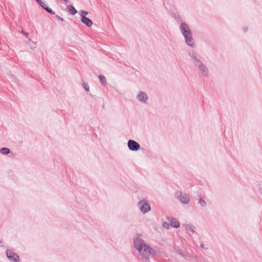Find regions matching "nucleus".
I'll list each match as a JSON object with an SVG mask.
<instances>
[{"label": "nucleus", "instance_id": "1", "mask_svg": "<svg viewBox=\"0 0 262 262\" xmlns=\"http://www.w3.org/2000/svg\"><path fill=\"white\" fill-rule=\"evenodd\" d=\"M133 243L134 248L138 252V255L141 258L147 259L156 254L155 250L142 238L141 234H137L134 238Z\"/></svg>", "mask_w": 262, "mask_h": 262}, {"label": "nucleus", "instance_id": "2", "mask_svg": "<svg viewBox=\"0 0 262 262\" xmlns=\"http://www.w3.org/2000/svg\"><path fill=\"white\" fill-rule=\"evenodd\" d=\"M188 55L199 74L204 78H208L210 75L209 70L207 66L201 60L198 54L194 51L191 50L188 52Z\"/></svg>", "mask_w": 262, "mask_h": 262}, {"label": "nucleus", "instance_id": "3", "mask_svg": "<svg viewBox=\"0 0 262 262\" xmlns=\"http://www.w3.org/2000/svg\"><path fill=\"white\" fill-rule=\"evenodd\" d=\"M179 28L180 32L185 39L186 44L191 48L194 47V39L189 26L186 23H182L180 24Z\"/></svg>", "mask_w": 262, "mask_h": 262}, {"label": "nucleus", "instance_id": "4", "mask_svg": "<svg viewBox=\"0 0 262 262\" xmlns=\"http://www.w3.org/2000/svg\"><path fill=\"white\" fill-rule=\"evenodd\" d=\"M135 99L141 104H147L149 102V98L146 92L139 90L136 94Z\"/></svg>", "mask_w": 262, "mask_h": 262}, {"label": "nucleus", "instance_id": "5", "mask_svg": "<svg viewBox=\"0 0 262 262\" xmlns=\"http://www.w3.org/2000/svg\"><path fill=\"white\" fill-rule=\"evenodd\" d=\"M139 210L143 214L147 213L151 210L150 204L148 200L142 199L137 203Z\"/></svg>", "mask_w": 262, "mask_h": 262}, {"label": "nucleus", "instance_id": "6", "mask_svg": "<svg viewBox=\"0 0 262 262\" xmlns=\"http://www.w3.org/2000/svg\"><path fill=\"white\" fill-rule=\"evenodd\" d=\"M175 196L183 204H187L189 202V195L186 193H183L181 191H176Z\"/></svg>", "mask_w": 262, "mask_h": 262}, {"label": "nucleus", "instance_id": "7", "mask_svg": "<svg viewBox=\"0 0 262 262\" xmlns=\"http://www.w3.org/2000/svg\"><path fill=\"white\" fill-rule=\"evenodd\" d=\"M7 258L12 262H18L19 261V256L11 250L6 251Z\"/></svg>", "mask_w": 262, "mask_h": 262}, {"label": "nucleus", "instance_id": "8", "mask_svg": "<svg viewBox=\"0 0 262 262\" xmlns=\"http://www.w3.org/2000/svg\"><path fill=\"white\" fill-rule=\"evenodd\" d=\"M128 148L132 151H137L140 148V144L133 140H129L127 142Z\"/></svg>", "mask_w": 262, "mask_h": 262}, {"label": "nucleus", "instance_id": "9", "mask_svg": "<svg viewBox=\"0 0 262 262\" xmlns=\"http://www.w3.org/2000/svg\"><path fill=\"white\" fill-rule=\"evenodd\" d=\"M187 231H189L192 233H195L196 230L195 227L191 224H186L183 225Z\"/></svg>", "mask_w": 262, "mask_h": 262}, {"label": "nucleus", "instance_id": "10", "mask_svg": "<svg viewBox=\"0 0 262 262\" xmlns=\"http://www.w3.org/2000/svg\"><path fill=\"white\" fill-rule=\"evenodd\" d=\"M81 21L88 27H91L93 25L92 21L88 17H83V18H81Z\"/></svg>", "mask_w": 262, "mask_h": 262}, {"label": "nucleus", "instance_id": "11", "mask_svg": "<svg viewBox=\"0 0 262 262\" xmlns=\"http://www.w3.org/2000/svg\"><path fill=\"white\" fill-rule=\"evenodd\" d=\"M169 222L170 223V225L171 226L175 227V228H178L180 226V223L179 221L174 218H171L169 219Z\"/></svg>", "mask_w": 262, "mask_h": 262}, {"label": "nucleus", "instance_id": "12", "mask_svg": "<svg viewBox=\"0 0 262 262\" xmlns=\"http://www.w3.org/2000/svg\"><path fill=\"white\" fill-rule=\"evenodd\" d=\"M67 8L69 10V12L72 15H75L77 12V10L75 9V8L72 5L68 6Z\"/></svg>", "mask_w": 262, "mask_h": 262}, {"label": "nucleus", "instance_id": "13", "mask_svg": "<svg viewBox=\"0 0 262 262\" xmlns=\"http://www.w3.org/2000/svg\"><path fill=\"white\" fill-rule=\"evenodd\" d=\"M99 79L101 84L105 86L106 84V80L105 77L103 75H100L99 76Z\"/></svg>", "mask_w": 262, "mask_h": 262}, {"label": "nucleus", "instance_id": "14", "mask_svg": "<svg viewBox=\"0 0 262 262\" xmlns=\"http://www.w3.org/2000/svg\"><path fill=\"white\" fill-rule=\"evenodd\" d=\"M1 154L4 155H7L10 153V149L7 147H3L0 149Z\"/></svg>", "mask_w": 262, "mask_h": 262}, {"label": "nucleus", "instance_id": "15", "mask_svg": "<svg viewBox=\"0 0 262 262\" xmlns=\"http://www.w3.org/2000/svg\"><path fill=\"white\" fill-rule=\"evenodd\" d=\"M79 14L81 16V18H83V17H86V16L88 14V12L84 10H80Z\"/></svg>", "mask_w": 262, "mask_h": 262}, {"label": "nucleus", "instance_id": "16", "mask_svg": "<svg viewBox=\"0 0 262 262\" xmlns=\"http://www.w3.org/2000/svg\"><path fill=\"white\" fill-rule=\"evenodd\" d=\"M29 45L32 49H34L35 48L36 43L35 42L32 41L30 40V42L29 43Z\"/></svg>", "mask_w": 262, "mask_h": 262}, {"label": "nucleus", "instance_id": "17", "mask_svg": "<svg viewBox=\"0 0 262 262\" xmlns=\"http://www.w3.org/2000/svg\"><path fill=\"white\" fill-rule=\"evenodd\" d=\"M82 86L87 92H89L90 89L89 85L87 83L83 82L82 84Z\"/></svg>", "mask_w": 262, "mask_h": 262}, {"label": "nucleus", "instance_id": "18", "mask_svg": "<svg viewBox=\"0 0 262 262\" xmlns=\"http://www.w3.org/2000/svg\"><path fill=\"white\" fill-rule=\"evenodd\" d=\"M199 204H200L201 206H202L203 207L205 206L206 205V202L202 199H200L199 200Z\"/></svg>", "mask_w": 262, "mask_h": 262}, {"label": "nucleus", "instance_id": "19", "mask_svg": "<svg viewBox=\"0 0 262 262\" xmlns=\"http://www.w3.org/2000/svg\"><path fill=\"white\" fill-rule=\"evenodd\" d=\"M162 226L163 228H166V229H168L169 228V223L166 222H164L163 224H162Z\"/></svg>", "mask_w": 262, "mask_h": 262}, {"label": "nucleus", "instance_id": "20", "mask_svg": "<svg viewBox=\"0 0 262 262\" xmlns=\"http://www.w3.org/2000/svg\"><path fill=\"white\" fill-rule=\"evenodd\" d=\"M38 3L44 9H45V8H46V7H47L46 6V5L45 4V3L43 2H42L41 0H40Z\"/></svg>", "mask_w": 262, "mask_h": 262}, {"label": "nucleus", "instance_id": "21", "mask_svg": "<svg viewBox=\"0 0 262 262\" xmlns=\"http://www.w3.org/2000/svg\"><path fill=\"white\" fill-rule=\"evenodd\" d=\"M47 12H48L49 13H51V14H54V12L52 11V10L48 7H46V8H45V9Z\"/></svg>", "mask_w": 262, "mask_h": 262}, {"label": "nucleus", "instance_id": "22", "mask_svg": "<svg viewBox=\"0 0 262 262\" xmlns=\"http://www.w3.org/2000/svg\"><path fill=\"white\" fill-rule=\"evenodd\" d=\"M57 18L60 20V21H63V19L62 18H61V17H60L59 16H56Z\"/></svg>", "mask_w": 262, "mask_h": 262}, {"label": "nucleus", "instance_id": "23", "mask_svg": "<svg viewBox=\"0 0 262 262\" xmlns=\"http://www.w3.org/2000/svg\"><path fill=\"white\" fill-rule=\"evenodd\" d=\"M37 2H38L40 0H36Z\"/></svg>", "mask_w": 262, "mask_h": 262}, {"label": "nucleus", "instance_id": "24", "mask_svg": "<svg viewBox=\"0 0 262 262\" xmlns=\"http://www.w3.org/2000/svg\"><path fill=\"white\" fill-rule=\"evenodd\" d=\"M64 2H67V0H64Z\"/></svg>", "mask_w": 262, "mask_h": 262}]
</instances>
